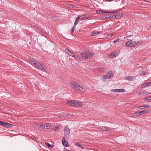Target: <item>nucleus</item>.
Masks as SVG:
<instances>
[{"label": "nucleus", "instance_id": "nucleus-1", "mask_svg": "<svg viewBox=\"0 0 151 151\" xmlns=\"http://www.w3.org/2000/svg\"><path fill=\"white\" fill-rule=\"evenodd\" d=\"M29 61L33 65L37 68L43 72H46V69L45 66H42L40 62L37 61L35 59L30 58L29 59Z\"/></svg>", "mask_w": 151, "mask_h": 151}, {"label": "nucleus", "instance_id": "nucleus-2", "mask_svg": "<svg viewBox=\"0 0 151 151\" xmlns=\"http://www.w3.org/2000/svg\"><path fill=\"white\" fill-rule=\"evenodd\" d=\"M94 53H91L88 51H86L83 53L81 54V55L83 59L88 58L94 55Z\"/></svg>", "mask_w": 151, "mask_h": 151}, {"label": "nucleus", "instance_id": "nucleus-3", "mask_svg": "<svg viewBox=\"0 0 151 151\" xmlns=\"http://www.w3.org/2000/svg\"><path fill=\"white\" fill-rule=\"evenodd\" d=\"M113 76V73L112 71H109L106 74V75L104 76L102 78L103 80H104L106 79H109L111 78Z\"/></svg>", "mask_w": 151, "mask_h": 151}, {"label": "nucleus", "instance_id": "nucleus-4", "mask_svg": "<svg viewBox=\"0 0 151 151\" xmlns=\"http://www.w3.org/2000/svg\"><path fill=\"white\" fill-rule=\"evenodd\" d=\"M136 44L135 41L132 40H129L126 42L125 45L128 47H131L134 46Z\"/></svg>", "mask_w": 151, "mask_h": 151}, {"label": "nucleus", "instance_id": "nucleus-5", "mask_svg": "<svg viewBox=\"0 0 151 151\" xmlns=\"http://www.w3.org/2000/svg\"><path fill=\"white\" fill-rule=\"evenodd\" d=\"M70 85L75 91H78L77 88L79 84L78 83L75 82H72L70 83Z\"/></svg>", "mask_w": 151, "mask_h": 151}, {"label": "nucleus", "instance_id": "nucleus-6", "mask_svg": "<svg viewBox=\"0 0 151 151\" xmlns=\"http://www.w3.org/2000/svg\"><path fill=\"white\" fill-rule=\"evenodd\" d=\"M76 100H70L68 101H67V103L70 106L76 107V106H77L76 104Z\"/></svg>", "mask_w": 151, "mask_h": 151}, {"label": "nucleus", "instance_id": "nucleus-7", "mask_svg": "<svg viewBox=\"0 0 151 151\" xmlns=\"http://www.w3.org/2000/svg\"><path fill=\"white\" fill-rule=\"evenodd\" d=\"M65 135L66 137L68 138L69 137L70 129L68 127V126L64 127Z\"/></svg>", "mask_w": 151, "mask_h": 151}, {"label": "nucleus", "instance_id": "nucleus-8", "mask_svg": "<svg viewBox=\"0 0 151 151\" xmlns=\"http://www.w3.org/2000/svg\"><path fill=\"white\" fill-rule=\"evenodd\" d=\"M65 52L66 53L68 54L70 56L74 57L75 58H76V57L75 55V54L70 50L68 49H66L65 50Z\"/></svg>", "mask_w": 151, "mask_h": 151}, {"label": "nucleus", "instance_id": "nucleus-9", "mask_svg": "<svg viewBox=\"0 0 151 151\" xmlns=\"http://www.w3.org/2000/svg\"><path fill=\"white\" fill-rule=\"evenodd\" d=\"M0 125H1L3 127H10V126L11 127H12L11 124H10L1 121H0Z\"/></svg>", "mask_w": 151, "mask_h": 151}, {"label": "nucleus", "instance_id": "nucleus-10", "mask_svg": "<svg viewBox=\"0 0 151 151\" xmlns=\"http://www.w3.org/2000/svg\"><path fill=\"white\" fill-rule=\"evenodd\" d=\"M135 77L131 76H127L124 77L125 80H127L129 81H132L134 79Z\"/></svg>", "mask_w": 151, "mask_h": 151}, {"label": "nucleus", "instance_id": "nucleus-11", "mask_svg": "<svg viewBox=\"0 0 151 151\" xmlns=\"http://www.w3.org/2000/svg\"><path fill=\"white\" fill-rule=\"evenodd\" d=\"M33 127L37 129H40L41 127V123H35L33 124Z\"/></svg>", "mask_w": 151, "mask_h": 151}, {"label": "nucleus", "instance_id": "nucleus-12", "mask_svg": "<svg viewBox=\"0 0 151 151\" xmlns=\"http://www.w3.org/2000/svg\"><path fill=\"white\" fill-rule=\"evenodd\" d=\"M118 55V53L117 52H112L111 54L109 55V57L110 58H112L114 56H117Z\"/></svg>", "mask_w": 151, "mask_h": 151}, {"label": "nucleus", "instance_id": "nucleus-13", "mask_svg": "<svg viewBox=\"0 0 151 151\" xmlns=\"http://www.w3.org/2000/svg\"><path fill=\"white\" fill-rule=\"evenodd\" d=\"M150 105L147 104L143 106H141L139 107V108L141 109H143L145 108H148L150 107Z\"/></svg>", "mask_w": 151, "mask_h": 151}, {"label": "nucleus", "instance_id": "nucleus-14", "mask_svg": "<svg viewBox=\"0 0 151 151\" xmlns=\"http://www.w3.org/2000/svg\"><path fill=\"white\" fill-rule=\"evenodd\" d=\"M79 90L81 92H84L85 91L86 89L85 88H83L82 86L79 85L78 87Z\"/></svg>", "mask_w": 151, "mask_h": 151}, {"label": "nucleus", "instance_id": "nucleus-15", "mask_svg": "<svg viewBox=\"0 0 151 151\" xmlns=\"http://www.w3.org/2000/svg\"><path fill=\"white\" fill-rule=\"evenodd\" d=\"M99 129L100 131H106L108 130V129L104 127L101 126L99 127Z\"/></svg>", "mask_w": 151, "mask_h": 151}, {"label": "nucleus", "instance_id": "nucleus-16", "mask_svg": "<svg viewBox=\"0 0 151 151\" xmlns=\"http://www.w3.org/2000/svg\"><path fill=\"white\" fill-rule=\"evenodd\" d=\"M62 143L63 145L66 147H68V142L64 139V138H63V139Z\"/></svg>", "mask_w": 151, "mask_h": 151}, {"label": "nucleus", "instance_id": "nucleus-17", "mask_svg": "<svg viewBox=\"0 0 151 151\" xmlns=\"http://www.w3.org/2000/svg\"><path fill=\"white\" fill-rule=\"evenodd\" d=\"M149 86H150V82H146L143 83L142 85V87L144 88Z\"/></svg>", "mask_w": 151, "mask_h": 151}, {"label": "nucleus", "instance_id": "nucleus-18", "mask_svg": "<svg viewBox=\"0 0 151 151\" xmlns=\"http://www.w3.org/2000/svg\"><path fill=\"white\" fill-rule=\"evenodd\" d=\"M122 15V14L119 13L116 15H113V18L114 19H116L119 18L120 17H121Z\"/></svg>", "mask_w": 151, "mask_h": 151}, {"label": "nucleus", "instance_id": "nucleus-19", "mask_svg": "<svg viewBox=\"0 0 151 151\" xmlns=\"http://www.w3.org/2000/svg\"><path fill=\"white\" fill-rule=\"evenodd\" d=\"M144 100L145 101L151 102V96H146L144 97Z\"/></svg>", "mask_w": 151, "mask_h": 151}, {"label": "nucleus", "instance_id": "nucleus-20", "mask_svg": "<svg viewBox=\"0 0 151 151\" xmlns=\"http://www.w3.org/2000/svg\"><path fill=\"white\" fill-rule=\"evenodd\" d=\"M76 102V104L77 106H76V107H81L83 106V103L82 102L79 101H77Z\"/></svg>", "mask_w": 151, "mask_h": 151}, {"label": "nucleus", "instance_id": "nucleus-21", "mask_svg": "<svg viewBox=\"0 0 151 151\" xmlns=\"http://www.w3.org/2000/svg\"><path fill=\"white\" fill-rule=\"evenodd\" d=\"M53 127V126L50 124L47 123V126H46V128L47 129H52Z\"/></svg>", "mask_w": 151, "mask_h": 151}, {"label": "nucleus", "instance_id": "nucleus-22", "mask_svg": "<svg viewBox=\"0 0 151 151\" xmlns=\"http://www.w3.org/2000/svg\"><path fill=\"white\" fill-rule=\"evenodd\" d=\"M67 114L65 113H61L59 114L58 115L60 117H65L67 116Z\"/></svg>", "mask_w": 151, "mask_h": 151}, {"label": "nucleus", "instance_id": "nucleus-23", "mask_svg": "<svg viewBox=\"0 0 151 151\" xmlns=\"http://www.w3.org/2000/svg\"><path fill=\"white\" fill-rule=\"evenodd\" d=\"M139 95H141L143 96L147 95L148 94V93L145 91L140 92L139 93Z\"/></svg>", "mask_w": 151, "mask_h": 151}, {"label": "nucleus", "instance_id": "nucleus-24", "mask_svg": "<svg viewBox=\"0 0 151 151\" xmlns=\"http://www.w3.org/2000/svg\"><path fill=\"white\" fill-rule=\"evenodd\" d=\"M101 32L93 31L92 32V35L93 36H94L99 35V34H100Z\"/></svg>", "mask_w": 151, "mask_h": 151}, {"label": "nucleus", "instance_id": "nucleus-25", "mask_svg": "<svg viewBox=\"0 0 151 151\" xmlns=\"http://www.w3.org/2000/svg\"><path fill=\"white\" fill-rule=\"evenodd\" d=\"M148 109H147L145 110H143L142 111H139V112L140 114V115L142 114H145L146 113H147L148 112Z\"/></svg>", "mask_w": 151, "mask_h": 151}, {"label": "nucleus", "instance_id": "nucleus-26", "mask_svg": "<svg viewBox=\"0 0 151 151\" xmlns=\"http://www.w3.org/2000/svg\"><path fill=\"white\" fill-rule=\"evenodd\" d=\"M113 15L111 14H107L106 15V18H109L110 19H113Z\"/></svg>", "mask_w": 151, "mask_h": 151}, {"label": "nucleus", "instance_id": "nucleus-27", "mask_svg": "<svg viewBox=\"0 0 151 151\" xmlns=\"http://www.w3.org/2000/svg\"><path fill=\"white\" fill-rule=\"evenodd\" d=\"M47 123H41V127H42L41 129L42 130L44 129L45 127H46V126H47Z\"/></svg>", "mask_w": 151, "mask_h": 151}, {"label": "nucleus", "instance_id": "nucleus-28", "mask_svg": "<svg viewBox=\"0 0 151 151\" xmlns=\"http://www.w3.org/2000/svg\"><path fill=\"white\" fill-rule=\"evenodd\" d=\"M79 18L78 17L76 18V20L75 22H74V26H76V25L77 24H78V23L79 21Z\"/></svg>", "mask_w": 151, "mask_h": 151}, {"label": "nucleus", "instance_id": "nucleus-29", "mask_svg": "<svg viewBox=\"0 0 151 151\" xmlns=\"http://www.w3.org/2000/svg\"><path fill=\"white\" fill-rule=\"evenodd\" d=\"M75 145L77 146H78L81 147L82 148H83V145H81L79 143L77 142L75 144Z\"/></svg>", "mask_w": 151, "mask_h": 151}, {"label": "nucleus", "instance_id": "nucleus-30", "mask_svg": "<svg viewBox=\"0 0 151 151\" xmlns=\"http://www.w3.org/2000/svg\"><path fill=\"white\" fill-rule=\"evenodd\" d=\"M125 91V90L124 89H118V92H123L124 93Z\"/></svg>", "mask_w": 151, "mask_h": 151}, {"label": "nucleus", "instance_id": "nucleus-31", "mask_svg": "<svg viewBox=\"0 0 151 151\" xmlns=\"http://www.w3.org/2000/svg\"><path fill=\"white\" fill-rule=\"evenodd\" d=\"M146 73L145 72L141 71L140 72V75L142 76H144L145 75Z\"/></svg>", "mask_w": 151, "mask_h": 151}, {"label": "nucleus", "instance_id": "nucleus-32", "mask_svg": "<svg viewBox=\"0 0 151 151\" xmlns=\"http://www.w3.org/2000/svg\"><path fill=\"white\" fill-rule=\"evenodd\" d=\"M84 17H85V16H83V15L78 17L79 18V19H84L83 18Z\"/></svg>", "mask_w": 151, "mask_h": 151}, {"label": "nucleus", "instance_id": "nucleus-33", "mask_svg": "<svg viewBox=\"0 0 151 151\" xmlns=\"http://www.w3.org/2000/svg\"><path fill=\"white\" fill-rule=\"evenodd\" d=\"M46 145H47V146L48 147H50L51 148H52V145H50V144L49 143H46Z\"/></svg>", "mask_w": 151, "mask_h": 151}, {"label": "nucleus", "instance_id": "nucleus-34", "mask_svg": "<svg viewBox=\"0 0 151 151\" xmlns=\"http://www.w3.org/2000/svg\"><path fill=\"white\" fill-rule=\"evenodd\" d=\"M120 39H116L114 41V43H115L116 42H119V41H120Z\"/></svg>", "mask_w": 151, "mask_h": 151}, {"label": "nucleus", "instance_id": "nucleus-35", "mask_svg": "<svg viewBox=\"0 0 151 151\" xmlns=\"http://www.w3.org/2000/svg\"><path fill=\"white\" fill-rule=\"evenodd\" d=\"M111 91L112 92H118V89H112L111 90Z\"/></svg>", "mask_w": 151, "mask_h": 151}, {"label": "nucleus", "instance_id": "nucleus-36", "mask_svg": "<svg viewBox=\"0 0 151 151\" xmlns=\"http://www.w3.org/2000/svg\"><path fill=\"white\" fill-rule=\"evenodd\" d=\"M104 12V13H113V12H112V11H106L104 12Z\"/></svg>", "mask_w": 151, "mask_h": 151}, {"label": "nucleus", "instance_id": "nucleus-37", "mask_svg": "<svg viewBox=\"0 0 151 151\" xmlns=\"http://www.w3.org/2000/svg\"><path fill=\"white\" fill-rule=\"evenodd\" d=\"M135 114L136 115V116H139L140 115V113L139 111L138 112H136L135 113Z\"/></svg>", "mask_w": 151, "mask_h": 151}, {"label": "nucleus", "instance_id": "nucleus-38", "mask_svg": "<svg viewBox=\"0 0 151 151\" xmlns=\"http://www.w3.org/2000/svg\"><path fill=\"white\" fill-rule=\"evenodd\" d=\"M104 70V68H98V70L100 71H103Z\"/></svg>", "mask_w": 151, "mask_h": 151}, {"label": "nucleus", "instance_id": "nucleus-39", "mask_svg": "<svg viewBox=\"0 0 151 151\" xmlns=\"http://www.w3.org/2000/svg\"><path fill=\"white\" fill-rule=\"evenodd\" d=\"M114 35V34L113 33H109L108 34V36L111 37Z\"/></svg>", "mask_w": 151, "mask_h": 151}, {"label": "nucleus", "instance_id": "nucleus-40", "mask_svg": "<svg viewBox=\"0 0 151 151\" xmlns=\"http://www.w3.org/2000/svg\"><path fill=\"white\" fill-rule=\"evenodd\" d=\"M130 116L132 117H135L136 116V115L135 114V113L133 114H131Z\"/></svg>", "mask_w": 151, "mask_h": 151}, {"label": "nucleus", "instance_id": "nucleus-41", "mask_svg": "<svg viewBox=\"0 0 151 151\" xmlns=\"http://www.w3.org/2000/svg\"><path fill=\"white\" fill-rule=\"evenodd\" d=\"M120 9H118V10H116L115 11H112V12H113V13H115V12H120Z\"/></svg>", "mask_w": 151, "mask_h": 151}, {"label": "nucleus", "instance_id": "nucleus-42", "mask_svg": "<svg viewBox=\"0 0 151 151\" xmlns=\"http://www.w3.org/2000/svg\"><path fill=\"white\" fill-rule=\"evenodd\" d=\"M126 106L127 107L130 106H131V104L130 103H127L126 104Z\"/></svg>", "mask_w": 151, "mask_h": 151}, {"label": "nucleus", "instance_id": "nucleus-43", "mask_svg": "<svg viewBox=\"0 0 151 151\" xmlns=\"http://www.w3.org/2000/svg\"><path fill=\"white\" fill-rule=\"evenodd\" d=\"M83 16H85V17L83 18L84 19H86L88 18V17L87 15H83Z\"/></svg>", "mask_w": 151, "mask_h": 151}, {"label": "nucleus", "instance_id": "nucleus-44", "mask_svg": "<svg viewBox=\"0 0 151 151\" xmlns=\"http://www.w3.org/2000/svg\"><path fill=\"white\" fill-rule=\"evenodd\" d=\"M75 26H74L72 28V29L71 30V32H74V28H75Z\"/></svg>", "mask_w": 151, "mask_h": 151}, {"label": "nucleus", "instance_id": "nucleus-45", "mask_svg": "<svg viewBox=\"0 0 151 151\" xmlns=\"http://www.w3.org/2000/svg\"><path fill=\"white\" fill-rule=\"evenodd\" d=\"M101 11L100 10H97L96 11V12L98 14H101Z\"/></svg>", "mask_w": 151, "mask_h": 151}, {"label": "nucleus", "instance_id": "nucleus-46", "mask_svg": "<svg viewBox=\"0 0 151 151\" xmlns=\"http://www.w3.org/2000/svg\"><path fill=\"white\" fill-rule=\"evenodd\" d=\"M104 12H105L104 11H101V14H104Z\"/></svg>", "mask_w": 151, "mask_h": 151}, {"label": "nucleus", "instance_id": "nucleus-47", "mask_svg": "<svg viewBox=\"0 0 151 151\" xmlns=\"http://www.w3.org/2000/svg\"><path fill=\"white\" fill-rule=\"evenodd\" d=\"M150 28L151 29V26L150 27Z\"/></svg>", "mask_w": 151, "mask_h": 151}, {"label": "nucleus", "instance_id": "nucleus-48", "mask_svg": "<svg viewBox=\"0 0 151 151\" xmlns=\"http://www.w3.org/2000/svg\"><path fill=\"white\" fill-rule=\"evenodd\" d=\"M150 86H151V82H150Z\"/></svg>", "mask_w": 151, "mask_h": 151}]
</instances>
